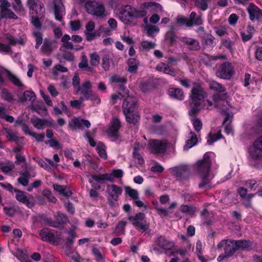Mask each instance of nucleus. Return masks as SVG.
<instances>
[{
	"label": "nucleus",
	"mask_w": 262,
	"mask_h": 262,
	"mask_svg": "<svg viewBox=\"0 0 262 262\" xmlns=\"http://www.w3.org/2000/svg\"><path fill=\"white\" fill-rule=\"evenodd\" d=\"M180 210L182 212L186 213L189 215H192L195 212L196 209L192 205L188 206L183 205L180 207Z\"/></svg>",
	"instance_id": "nucleus-44"
},
{
	"label": "nucleus",
	"mask_w": 262,
	"mask_h": 262,
	"mask_svg": "<svg viewBox=\"0 0 262 262\" xmlns=\"http://www.w3.org/2000/svg\"><path fill=\"white\" fill-rule=\"evenodd\" d=\"M128 71L130 73H135L139 65V62L134 58H129L128 60Z\"/></svg>",
	"instance_id": "nucleus-37"
},
{
	"label": "nucleus",
	"mask_w": 262,
	"mask_h": 262,
	"mask_svg": "<svg viewBox=\"0 0 262 262\" xmlns=\"http://www.w3.org/2000/svg\"><path fill=\"white\" fill-rule=\"evenodd\" d=\"M209 88L219 93L224 92L226 90L224 86L214 80H211L209 82Z\"/></svg>",
	"instance_id": "nucleus-38"
},
{
	"label": "nucleus",
	"mask_w": 262,
	"mask_h": 262,
	"mask_svg": "<svg viewBox=\"0 0 262 262\" xmlns=\"http://www.w3.org/2000/svg\"><path fill=\"white\" fill-rule=\"evenodd\" d=\"M222 45L228 49L230 51H232L234 43L229 38H223L221 40Z\"/></svg>",
	"instance_id": "nucleus-51"
},
{
	"label": "nucleus",
	"mask_w": 262,
	"mask_h": 262,
	"mask_svg": "<svg viewBox=\"0 0 262 262\" xmlns=\"http://www.w3.org/2000/svg\"><path fill=\"white\" fill-rule=\"evenodd\" d=\"M121 126V123L118 118H114L111 124L107 130V134L112 137H117L118 136V130Z\"/></svg>",
	"instance_id": "nucleus-21"
},
{
	"label": "nucleus",
	"mask_w": 262,
	"mask_h": 262,
	"mask_svg": "<svg viewBox=\"0 0 262 262\" xmlns=\"http://www.w3.org/2000/svg\"><path fill=\"white\" fill-rule=\"evenodd\" d=\"M14 192H16L15 199L18 202L23 203L29 208H32L35 205L34 198L32 195L28 197L24 192L17 189H14Z\"/></svg>",
	"instance_id": "nucleus-12"
},
{
	"label": "nucleus",
	"mask_w": 262,
	"mask_h": 262,
	"mask_svg": "<svg viewBox=\"0 0 262 262\" xmlns=\"http://www.w3.org/2000/svg\"><path fill=\"white\" fill-rule=\"evenodd\" d=\"M188 139L186 142V144L184 146V149L187 150L194 145L198 142V137L196 134L193 132H190L188 135Z\"/></svg>",
	"instance_id": "nucleus-33"
},
{
	"label": "nucleus",
	"mask_w": 262,
	"mask_h": 262,
	"mask_svg": "<svg viewBox=\"0 0 262 262\" xmlns=\"http://www.w3.org/2000/svg\"><path fill=\"white\" fill-rule=\"evenodd\" d=\"M205 94L204 89L200 85L193 86L189 96L190 116L195 115L201 109V105L204 102Z\"/></svg>",
	"instance_id": "nucleus-1"
},
{
	"label": "nucleus",
	"mask_w": 262,
	"mask_h": 262,
	"mask_svg": "<svg viewBox=\"0 0 262 262\" xmlns=\"http://www.w3.org/2000/svg\"><path fill=\"white\" fill-rule=\"evenodd\" d=\"M32 35L35 38L36 45L35 47L36 49H38L42 43V34L39 30H36L32 32Z\"/></svg>",
	"instance_id": "nucleus-46"
},
{
	"label": "nucleus",
	"mask_w": 262,
	"mask_h": 262,
	"mask_svg": "<svg viewBox=\"0 0 262 262\" xmlns=\"http://www.w3.org/2000/svg\"><path fill=\"white\" fill-rule=\"evenodd\" d=\"M249 153L254 160H259L262 158V150L256 148L254 146L252 148L250 149Z\"/></svg>",
	"instance_id": "nucleus-48"
},
{
	"label": "nucleus",
	"mask_w": 262,
	"mask_h": 262,
	"mask_svg": "<svg viewBox=\"0 0 262 262\" xmlns=\"http://www.w3.org/2000/svg\"><path fill=\"white\" fill-rule=\"evenodd\" d=\"M250 19L251 21L258 20L262 18V10L254 4H250L247 8Z\"/></svg>",
	"instance_id": "nucleus-18"
},
{
	"label": "nucleus",
	"mask_w": 262,
	"mask_h": 262,
	"mask_svg": "<svg viewBox=\"0 0 262 262\" xmlns=\"http://www.w3.org/2000/svg\"><path fill=\"white\" fill-rule=\"evenodd\" d=\"M71 37L69 35L65 34L61 38V41L62 42V47L60 48V51H63L62 48H64L66 49L73 50L75 49L76 51L79 50L83 48V47H77L78 46H76V48H74L73 44L72 42L70 41Z\"/></svg>",
	"instance_id": "nucleus-26"
},
{
	"label": "nucleus",
	"mask_w": 262,
	"mask_h": 262,
	"mask_svg": "<svg viewBox=\"0 0 262 262\" xmlns=\"http://www.w3.org/2000/svg\"><path fill=\"white\" fill-rule=\"evenodd\" d=\"M55 221L52 227L56 228H61L63 225L69 222L68 216L60 212H57L54 215Z\"/></svg>",
	"instance_id": "nucleus-19"
},
{
	"label": "nucleus",
	"mask_w": 262,
	"mask_h": 262,
	"mask_svg": "<svg viewBox=\"0 0 262 262\" xmlns=\"http://www.w3.org/2000/svg\"><path fill=\"white\" fill-rule=\"evenodd\" d=\"M202 178V181L199 184V188L204 189L205 190H208L212 188V184L210 180L208 178V176H200Z\"/></svg>",
	"instance_id": "nucleus-36"
},
{
	"label": "nucleus",
	"mask_w": 262,
	"mask_h": 262,
	"mask_svg": "<svg viewBox=\"0 0 262 262\" xmlns=\"http://www.w3.org/2000/svg\"><path fill=\"white\" fill-rule=\"evenodd\" d=\"M168 94L170 97L179 100H183L185 97L183 91L180 88H170Z\"/></svg>",
	"instance_id": "nucleus-31"
},
{
	"label": "nucleus",
	"mask_w": 262,
	"mask_h": 262,
	"mask_svg": "<svg viewBox=\"0 0 262 262\" xmlns=\"http://www.w3.org/2000/svg\"><path fill=\"white\" fill-rule=\"evenodd\" d=\"M233 74V67L231 63L229 62H225L221 64L216 72V76L224 79H230Z\"/></svg>",
	"instance_id": "nucleus-11"
},
{
	"label": "nucleus",
	"mask_w": 262,
	"mask_h": 262,
	"mask_svg": "<svg viewBox=\"0 0 262 262\" xmlns=\"http://www.w3.org/2000/svg\"><path fill=\"white\" fill-rule=\"evenodd\" d=\"M142 148L143 147L139 143L136 142L135 143L133 155L135 162L140 165H142L144 163V160L140 154V151Z\"/></svg>",
	"instance_id": "nucleus-24"
},
{
	"label": "nucleus",
	"mask_w": 262,
	"mask_h": 262,
	"mask_svg": "<svg viewBox=\"0 0 262 262\" xmlns=\"http://www.w3.org/2000/svg\"><path fill=\"white\" fill-rule=\"evenodd\" d=\"M52 42L47 39H45L43 45L41 47V51L43 54L49 55L52 51Z\"/></svg>",
	"instance_id": "nucleus-39"
},
{
	"label": "nucleus",
	"mask_w": 262,
	"mask_h": 262,
	"mask_svg": "<svg viewBox=\"0 0 262 262\" xmlns=\"http://www.w3.org/2000/svg\"><path fill=\"white\" fill-rule=\"evenodd\" d=\"M235 245H236V250H245L248 249L251 245L250 243L248 241H235Z\"/></svg>",
	"instance_id": "nucleus-42"
},
{
	"label": "nucleus",
	"mask_w": 262,
	"mask_h": 262,
	"mask_svg": "<svg viewBox=\"0 0 262 262\" xmlns=\"http://www.w3.org/2000/svg\"><path fill=\"white\" fill-rule=\"evenodd\" d=\"M6 138L10 141L14 142L16 144H21L24 142V138L18 136L16 133L11 132L6 129L5 130Z\"/></svg>",
	"instance_id": "nucleus-30"
},
{
	"label": "nucleus",
	"mask_w": 262,
	"mask_h": 262,
	"mask_svg": "<svg viewBox=\"0 0 262 262\" xmlns=\"http://www.w3.org/2000/svg\"><path fill=\"white\" fill-rule=\"evenodd\" d=\"M19 100L21 102H33L36 100V97L34 92L32 91H26L23 94L18 95Z\"/></svg>",
	"instance_id": "nucleus-28"
},
{
	"label": "nucleus",
	"mask_w": 262,
	"mask_h": 262,
	"mask_svg": "<svg viewBox=\"0 0 262 262\" xmlns=\"http://www.w3.org/2000/svg\"><path fill=\"white\" fill-rule=\"evenodd\" d=\"M236 245L234 240L231 239H223L217 245V248L219 250H223L224 254H220L217 258L219 262L233 256L236 250Z\"/></svg>",
	"instance_id": "nucleus-3"
},
{
	"label": "nucleus",
	"mask_w": 262,
	"mask_h": 262,
	"mask_svg": "<svg viewBox=\"0 0 262 262\" xmlns=\"http://www.w3.org/2000/svg\"><path fill=\"white\" fill-rule=\"evenodd\" d=\"M156 43L152 41H143L141 42V46L142 50L148 51L155 47Z\"/></svg>",
	"instance_id": "nucleus-54"
},
{
	"label": "nucleus",
	"mask_w": 262,
	"mask_h": 262,
	"mask_svg": "<svg viewBox=\"0 0 262 262\" xmlns=\"http://www.w3.org/2000/svg\"><path fill=\"white\" fill-rule=\"evenodd\" d=\"M5 72L8 79L13 84L19 87L23 86V83L17 77L7 69H5Z\"/></svg>",
	"instance_id": "nucleus-35"
},
{
	"label": "nucleus",
	"mask_w": 262,
	"mask_h": 262,
	"mask_svg": "<svg viewBox=\"0 0 262 262\" xmlns=\"http://www.w3.org/2000/svg\"><path fill=\"white\" fill-rule=\"evenodd\" d=\"M54 7L55 19L61 21L62 17L65 14V9L61 0H54Z\"/></svg>",
	"instance_id": "nucleus-17"
},
{
	"label": "nucleus",
	"mask_w": 262,
	"mask_h": 262,
	"mask_svg": "<svg viewBox=\"0 0 262 262\" xmlns=\"http://www.w3.org/2000/svg\"><path fill=\"white\" fill-rule=\"evenodd\" d=\"M53 187L55 191L67 198L70 197L72 194V191L69 188L63 186L55 184Z\"/></svg>",
	"instance_id": "nucleus-34"
},
{
	"label": "nucleus",
	"mask_w": 262,
	"mask_h": 262,
	"mask_svg": "<svg viewBox=\"0 0 262 262\" xmlns=\"http://www.w3.org/2000/svg\"><path fill=\"white\" fill-rule=\"evenodd\" d=\"M85 98L81 97L79 100H71L70 101V105L72 108L79 110L82 107V102Z\"/></svg>",
	"instance_id": "nucleus-55"
},
{
	"label": "nucleus",
	"mask_w": 262,
	"mask_h": 262,
	"mask_svg": "<svg viewBox=\"0 0 262 262\" xmlns=\"http://www.w3.org/2000/svg\"><path fill=\"white\" fill-rule=\"evenodd\" d=\"M86 11L92 15L97 16H102L104 14V6L95 1H88L85 4Z\"/></svg>",
	"instance_id": "nucleus-9"
},
{
	"label": "nucleus",
	"mask_w": 262,
	"mask_h": 262,
	"mask_svg": "<svg viewBox=\"0 0 262 262\" xmlns=\"http://www.w3.org/2000/svg\"><path fill=\"white\" fill-rule=\"evenodd\" d=\"M193 126L195 130L197 132H200L202 128V123L199 118H194L192 119Z\"/></svg>",
	"instance_id": "nucleus-62"
},
{
	"label": "nucleus",
	"mask_w": 262,
	"mask_h": 262,
	"mask_svg": "<svg viewBox=\"0 0 262 262\" xmlns=\"http://www.w3.org/2000/svg\"><path fill=\"white\" fill-rule=\"evenodd\" d=\"M125 192L133 200H135L139 199V194H138V191L136 190L132 189L129 187H126L125 188Z\"/></svg>",
	"instance_id": "nucleus-58"
},
{
	"label": "nucleus",
	"mask_w": 262,
	"mask_h": 262,
	"mask_svg": "<svg viewBox=\"0 0 262 262\" xmlns=\"http://www.w3.org/2000/svg\"><path fill=\"white\" fill-rule=\"evenodd\" d=\"M14 168V165L11 162H2L0 163V169L4 173L11 171Z\"/></svg>",
	"instance_id": "nucleus-43"
},
{
	"label": "nucleus",
	"mask_w": 262,
	"mask_h": 262,
	"mask_svg": "<svg viewBox=\"0 0 262 262\" xmlns=\"http://www.w3.org/2000/svg\"><path fill=\"white\" fill-rule=\"evenodd\" d=\"M128 219L137 229L140 228L143 232L149 229V224L146 222H142L145 219V215L143 213H137L135 215L128 216Z\"/></svg>",
	"instance_id": "nucleus-7"
},
{
	"label": "nucleus",
	"mask_w": 262,
	"mask_h": 262,
	"mask_svg": "<svg viewBox=\"0 0 262 262\" xmlns=\"http://www.w3.org/2000/svg\"><path fill=\"white\" fill-rule=\"evenodd\" d=\"M203 19L201 15H198L196 12H192L189 16V22L187 27H192L194 26H200L203 24Z\"/></svg>",
	"instance_id": "nucleus-25"
},
{
	"label": "nucleus",
	"mask_w": 262,
	"mask_h": 262,
	"mask_svg": "<svg viewBox=\"0 0 262 262\" xmlns=\"http://www.w3.org/2000/svg\"><path fill=\"white\" fill-rule=\"evenodd\" d=\"M100 62V57L96 53L90 55V63L93 66H97Z\"/></svg>",
	"instance_id": "nucleus-61"
},
{
	"label": "nucleus",
	"mask_w": 262,
	"mask_h": 262,
	"mask_svg": "<svg viewBox=\"0 0 262 262\" xmlns=\"http://www.w3.org/2000/svg\"><path fill=\"white\" fill-rule=\"evenodd\" d=\"M147 10L152 11H161L162 7L159 4L151 2L143 3L138 9L133 7L132 20L145 17Z\"/></svg>",
	"instance_id": "nucleus-4"
},
{
	"label": "nucleus",
	"mask_w": 262,
	"mask_h": 262,
	"mask_svg": "<svg viewBox=\"0 0 262 262\" xmlns=\"http://www.w3.org/2000/svg\"><path fill=\"white\" fill-rule=\"evenodd\" d=\"M6 39L8 41V44H5L0 42V53H8L11 51V46H14L16 44L24 45L26 42V37H19L15 38L11 35L7 34L5 35Z\"/></svg>",
	"instance_id": "nucleus-6"
},
{
	"label": "nucleus",
	"mask_w": 262,
	"mask_h": 262,
	"mask_svg": "<svg viewBox=\"0 0 262 262\" xmlns=\"http://www.w3.org/2000/svg\"><path fill=\"white\" fill-rule=\"evenodd\" d=\"M68 70L66 67L62 66L61 64H57L55 65L54 67L53 68L52 73L54 76H57L58 71L61 72H68Z\"/></svg>",
	"instance_id": "nucleus-60"
},
{
	"label": "nucleus",
	"mask_w": 262,
	"mask_h": 262,
	"mask_svg": "<svg viewBox=\"0 0 262 262\" xmlns=\"http://www.w3.org/2000/svg\"><path fill=\"white\" fill-rule=\"evenodd\" d=\"M126 225V222L124 221H120L115 227V231L119 234L124 233V229Z\"/></svg>",
	"instance_id": "nucleus-57"
},
{
	"label": "nucleus",
	"mask_w": 262,
	"mask_h": 262,
	"mask_svg": "<svg viewBox=\"0 0 262 262\" xmlns=\"http://www.w3.org/2000/svg\"><path fill=\"white\" fill-rule=\"evenodd\" d=\"M132 6L127 5L121 6L118 10L119 18L125 24L129 25L132 23Z\"/></svg>",
	"instance_id": "nucleus-10"
},
{
	"label": "nucleus",
	"mask_w": 262,
	"mask_h": 262,
	"mask_svg": "<svg viewBox=\"0 0 262 262\" xmlns=\"http://www.w3.org/2000/svg\"><path fill=\"white\" fill-rule=\"evenodd\" d=\"M27 173L20 172V177L17 179V182L24 186H27L29 183L30 177L27 176Z\"/></svg>",
	"instance_id": "nucleus-52"
},
{
	"label": "nucleus",
	"mask_w": 262,
	"mask_h": 262,
	"mask_svg": "<svg viewBox=\"0 0 262 262\" xmlns=\"http://www.w3.org/2000/svg\"><path fill=\"white\" fill-rule=\"evenodd\" d=\"M138 100L136 97L128 96L122 104V109L126 121L132 124H136L140 118L137 112Z\"/></svg>",
	"instance_id": "nucleus-2"
},
{
	"label": "nucleus",
	"mask_w": 262,
	"mask_h": 262,
	"mask_svg": "<svg viewBox=\"0 0 262 262\" xmlns=\"http://www.w3.org/2000/svg\"><path fill=\"white\" fill-rule=\"evenodd\" d=\"M210 0H195V6L202 11H205L208 8V4Z\"/></svg>",
	"instance_id": "nucleus-47"
},
{
	"label": "nucleus",
	"mask_w": 262,
	"mask_h": 262,
	"mask_svg": "<svg viewBox=\"0 0 262 262\" xmlns=\"http://www.w3.org/2000/svg\"><path fill=\"white\" fill-rule=\"evenodd\" d=\"M42 15H32L31 18V23L34 27L38 30L40 29L41 27V23L40 22L39 17Z\"/></svg>",
	"instance_id": "nucleus-56"
},
{
	"label": "nucleus",
	"mask_w": 262,
	"mask_h": 262,
	"mask_svg": "<svg viewBox=\"0 0 262 262\" xmlns=\"http://www.w3.org/2000/svg\"><path fill=\"white\" fill-rule=\"evenodd\" d=\"M210 154L206 152L202 160L198 161L195 164V169L200 176H209L211 166Z\"/></svg>",
	"instance_id": "nucleus-5"
},
{
	"label": "nucleus",
	"mask_w": 262,
	"mask_h": 262,
	"mask_svg": "<svg viewBox=\"0 0 262 262\" xmlns=\"http://www.w3.org/2000/svg\"><path fill=\"white\" fill-rule=\"evenodd\" d=\"M172 176L179 179H184L190 173V170L187 165H180L172 168L170 169Z\"/></svg>",
	"instance_id": "nucleus-15"
},
{
	"label": "nucleus",
	"mask_w": 262,
	"mask_h": 262,
	"mask_svg": "<svg viewBox=\"0 0 262 262\" xmlns=\"http://www.w3.org/2000/svg\"><path fill=\"white\" fill-rule=\"evenodd\" d=\"M174 27L171 26L170 30L167 32L166 34V38L169 40L170 44L175 43L177 39V37L174 31Z\"/></svg>",
	"instance_id": "nucleus-45"
},
{
	"label": "nucleus",
	"mask_w": 262,
	"mask_h": 262,
	"mask_svg": "<svg viewBox=\"0 0 262 262\" xmlns=\"http://www.w3.org/2000/svg\"><path fill=\"white\" fill-rule=\"evenodd\" d=\"M39 236L42 240L46 242H54L55 241V237L51 230L49 228H43L40 230Z\"/></svg>",
	"instance_id": "nucleus-29"
},
{
	"label": "nucleus",
	"mask_w": 262,
	"mask_h": 262,
	"mask_svg": "<svg viewBox=\"0 0 262 262\" xmlns=\"http://www.w3.org/2000/svg\"><path fill=\"white\" fill-rule=\"evenodd\" d=\"M215 38L210 34L204 33L202 38L201 43L203 49L211 50L215 45Z\"/></svg>",
	"instance_id": "nucleus-20"
},
{
	"label": "nucleus",
	"mask_w": 262,
	"mask_h": 262,
	"mask_svg": "<svg viewBox=\"0 0 262 262\" xmlns=\"http://www.w3.org/2000/svg\"><path fill=\"white\" fill-rule=\"evenodd\" d=\"M33 109L42 116H45L47 114V108L42 102H39L33 105Z\"/></svg>",
	"instance_id": "nucleus-41"
},
{
	"label": "nucleus",
	"mask_w": 262,
	"mask_h": 262,
	"mask_svg": "<svg viewBox=\"0 0 262 262\" xmlns=\"http://www.w3.org/2000/svg\"><path fill=\"white\" fill-rule=\"evenodd\" d=\"M156 70L172 76H175L176 75L175 71L168 64L164 62L159 63L156 67Z\"/></svg>",
	"instance_id": "nucleus-32"
},
{
	"label": "nucleus",
	"mask_w": 262,
	"mask_h": 262,
	"mask_svg": "<svg viewBox=\"0 0 262 262\" xmlns=\"http://www.w3.org/2000/svg\"><path fill=\"white\" fill-rule=\"evenodd\" d=\"M28 6L32 15H42L45 12L43 4L38 0H28Z\"/></svg>",
	"instance_id": "nucleus-14"
},
{
	"label": "nucleus",
	"mask_w": 262,
	"mask_h": 262,
	"mask_svg": "<svg viewBox=\"0 0 262 262\" xmlns=\"http://www.w3.org/2000/svg\"><path fill=\"white\" fill-rule=\"evenodd\" d=\"M111 80L112 82L117 83L119 84H124L126 82V78L118 75L113 76L111 78Z\"/></svg>",
	"instance_id": "nucleus-64"
},
{
	"label": "nucleus",
	"mask_w": 262,
	"mask_h": 262,
	"mask_svg": "<svg viewBox=\"0 0 262 262\" xmlns=\"http://www.w3.org/2000/svg\"><path fill=\"white\" fill-rule=\"evenodd\" d=\"M92 84L90 81H85L82 83L81 86H79L77 90V92H80L83 94L85 99H88L91 95Z\"/></svg>",
	"instance_id": "nucleus-23"
},
{
	"label": "nucleus",
	"mask_w": 262,
	"mask_h": 262,
	"mask_svg": "<svg viewBox=\"0 0 262 262\" xmlns=\"http://www.w3.org/2000/svg\"><path fill=\"white\" fill-rule=\"evenodd\" d=\"M222 138L221 131L219 130L217 133L211 134H209L208 139L207 140V143L208 144H211L212 143L217 141Z\"/></svg>",
	"instance_id": "nucleus-50"
},
{
	"label": "nucleus",
	"mask_w": 262,
	"mask_h": 262,
	"mask_svg": "<svg viewBox=\"0 0 262 262\" xmlns=\"http://www.w3.org/2000/svg\"><path fill=\"white\" fill-rule=\"evenodd\" d=\"M67 232L69 236L66 238V245L68 248H71L73 244V239L76 237V233L72 230L68 231Z\"/></svg>",
	"instance_id": "nucleus-49"
},
{
	"label": "nucleus",
	"mask_w": 262,
	"mask_h": 262,
	"mask_svg": "<svg viewBox=\"0 0 262 262\" xmlns=\"http://www.w3.org/2000/svg\"><path fill=\"white\" fill-rule=\"evenodd\" d=\"M42 194L48 199L49 202L54 203H56L57 199L48 189H45L42 192Z\"/></svg>",
	"instance_id": "nucleus-63"
},
{
	"label": "nucleus",
	"mask_w": 262,
	"mask_h": 262,
	"mask_svg": "<svg viewBox=\"0 0 262 262\" xmlns=\"http://www.w3.org/2000/svg\"><path fill=\"white\" fill-rule=\"evenodd\" d=\"M31 121L34 127L38 129H43L45 128V119H41L38 117H34L31 118Z\"/></svg>",
	"instance_id": "nucleus-40"
},
{
	"label": "nucleus",
	"mask_w": 262,
	"mask_h": 262,
	"mask_svg": "<svg viewBox=\"0 0 262 262\" xmlns=\"http://www.w3.org/2000/svg\"><path fill=\"white\" fill-rule=\"evenodd\" d=\"M156 242L158 246L165 250H169L173 246V243L172 242L168 240L163 236L158 237Z\"/></svg>",
	"instance_id": "nucleus-27"
},
{
	"label": "nucleus",
	"mask_w": 262,
	"mask_h": 262,
	"mask_svg": "<svg viewBox=\"0 0 262 262\" xmlns=\"http://www.w3.org/2000/svg\"><path fill=\"white\" fill-rule=\"evenodd\" d=\"M180 40L189 50L197 51L201 49L199 41L195 38L182 37L180 38Z\"/></svg>",
	"instance_id": "nucleus-16"
},
{
	"label": "nucleus",
	"mask_w": 262,
	"mask_h": 262,
	"mask_svg": "<svg viewBox=\"0 0 262 262\" xmlns=\"http://www.w3.org/2000/svg\"><path fill=\"white\" fill-rule=\"evenodd\" d=\"M106 192L108 194L107 198L118 200L119 195H121L122 193V189L120 187L115 184L111 186L107 185Z\"/></svg>",
	"instance_id": "nucleus-22"
},
{
	"label": "nucleus",
	"mask_w": 262,
	"mask_h": 262,
	"mask_svg": "<svg viewBox=\"0 0 262 262\" xmlns=\"http://www.w3.org/2000/svg\"><path fill=\"white\" fill-rule=\"evenodd\" d=\"M11 4L8 0H2L0 4V15L2 18L17 19V16L9 9Z\"/></svg>",
	"instance_id": "nucleus-13"
},
{
	"label": "nucleus",
	"mask_w": 262,
	"mask_h": 262,
	"mask_svg": "<svg viewBox=\"0 0 262 262\" xmlns=\"http://www.w3.org/2000/svg\"><path fill=\"white\" fill-rule=\"evenodd\" d=\"M102 67L105 71H108L110 67V56L105 54L102 58Z\"/></svg>",
	"instance_id": "nucleus-59"
},
{
	"label": "nucleus",
	"mask_w": 262,
	"mask_h": 262,
	"mask_svg": "<svg viewBox=\"0 0 262 262\" xmlns=\"http://www.w3.org/2000/svg\"><path fill=\"white\" fill-rule=\"evenodd\" d=\"M167 144L166 140H151L148 142V146L152 153L160 154L166 151Z\"/></svg>",
	"instance_id": "nucleus-8"
},
{
	"label": "nucleus",
	"mask_w": 262,
	"mask_h": 262,
	"mask_svg": "<svg viewBox=\"0 0 262 262\" xmlns=\"http://www.w3.org/2000/svg\"><path fill=\"white\" fill-rule=\"evenodd\" d=\"M82 119L77 118H73L69 123V126L73 129H80L82 127L81 126Z\"/></svg>",
	"instance_id": "nucleus-53"
}]
</instances>
